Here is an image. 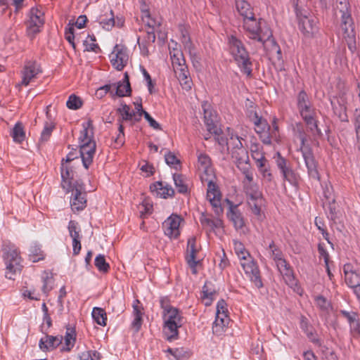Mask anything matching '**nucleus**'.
<instances>
[{"instance_id": "nucleus-43", "label": "nucleus", "mask_w": 360, "mask_h": 360, "mask_svg": "<svg viewBox=\"0 0 360 360\" xmlns=\"http://www.w3.org/2000/svg\"><path fill=\"white\" fill-rule=\"evenodd\" d=\"M229 145L227 146V150H231L234 149H238L240 148H243V141L244 139L240 136H238L237 134H235L233 133L229 134Z\"/></svg>"}, {"instance_id": "nucleus-51", "label": "nucleus", "mask_w": 360, "mask_h": 360, "mask_svg": "<svg viewBox=\"0 0 360 360\" xmlns=\"http://www.w3.org/2000/svg\"><path fill=\"white\" fill-rule=\"evenodd\" d=\"M68 229L69 234L72 239L79 238L81 237L79 234L81 229L76 221L70 220L68 223Z\"/></svg>"}, {"instance_id": "nucleus-31", "label": "nucleus", "mask_w": 360, "mask_h": 360, "mask_svg": "<svg viewBox=\"0 0 360 360\" xmlns=\"http://www.w3.org/2000/svg\"><path fill=\"white\" fill-rule=\"evenodd\" d=\"M46 117L48 120L45 122L44 129L41 133L40 141L46 142L49 140L53 129L56 127V124L51 120L49 111H46Z\"/></svg>"}, {"instance_id": "nucleus-16", "label": "nucleus", "mask_w": 360, "mask_h": 360, "mask_svg": "<svg viewBox=\"0 0 360 360\" xmlns=\"http://www.w3.org/2000/svg\"><path fill=\"white\" fill-rule=\"evenodd\" d=\"M276 266L285 283L290 288L296 287L297 281L295 277L293 270L290 265L285 260H280Z\"/></svg>"}, {"instance_id": "nucleus-1", "label": "nucleus", "mask_w": 360, "mask_h": 360, "mask_svg": "<svg viewBox=\"0 0 360 360\" xmlns=\"http://www.w3.org/2000/svg\"><path fill=\"white\" fill-rule=\"evenodd\" d=\"M297 108L308 130L314 135H321V131L318 127L316 109L304 90L297 94Z\"/></svg>"}, {"instance_id": "nucleus-35", "label": "nucleus", "mask_w": 360, "mask_h": 360, "mask_svg": "<svg viewBox=\"0 0 360 360\" xmlns=\"http://www.w3.org/2000/svg\"><path fill=\"white\" fill-rule=\"evenodd\" d=\"M230 152L231 157L236 160V164L245 163L247 165L249 162L248 153L245 147L231 150Z\"/></svg>"}, {"instance_id": "nucleus-48", "label": "nucleus", "mask_w": 360, "mask_h": 360, "mask_svg": "<svg viewBox=\"0 0 360 360\" xmlns=\"http://www.w3.org/2000/svg\"><path fill=\"white\" fill-rule=\"evenodd\" d=\"M76 340L75 338V332L74 330L71 331H67L65 335V347H64L62 350L65 352H70L71 349L73 347L75 342Z\"/></svg>"}, {"instance_id": "nucleus-40", "label": "nucleus", "mask_w": 360, "mask_h": 360, "mask_svg": "<svg viewBox=\"0 0 360 360\" xmlns=\"http://www.w3.org/2000/svg\"><path fill=\"white\" fill-rule=\"evenodd\" d=\"M284 181L289 182L291 185L297 184V177L296 173L290 167V165L280 170Z\"/></svg>"}, {"instance_id": "nucleus-9", "label": "nucleus", "mask_w": 360, "mask_h": 360, "mask_svg": "<svg viewBox=\"0 0 360 360\" xmlns=\"http://www.w3.org/2000/svg\"><path fill=\"white\" fill-rule=\"evenodd\" d=\"M214 175L201 176V181L207 183V199L212 206L214 213L219 216L223 212L221 204V194L219 186L214 183Z\"/></svg>"}, {"instance_id": "nucleus-14", "label": "nucleus", "mask_w": 360, "mask_h": 360, "mask_svg": "<svg viewBox=\"0 0 360 360\" xmlns=\"http://www.w3.org/2000/svg\"><path fill=\"white\" fill-rule=\"evenodd\" d=\"M41 72L39 65L35 60H26L21 71V85L27 86L32 80Z\"/></svg>"}, {"instance_id": "nucleus-19", "label": "nucleus", "mask_w": 360, "mask_h": 360, "mask_svg": "<svg viewBox=\"0 0 360 360\" xmlns=\"http://www.w3.org/2000/svg\"><path fill=\"white\" fill-rule=\"evenodd\" d=\"M330 104L333 114L341 122H348L349 119L347 114L346 101L344 98H333L330 99Z\"/></svg>"}, {"instance_id": "nucleus-49", "label": "nucleus", "mask_w": 360, "mask_h": 360, "mask_svg": "<svg viewBox=\"0 0 360 360\" xmlns=\"http://www.w3.org/2000/svg\"><path fill=\"white\" fill-rule=\"evenodd\" d=\"M315 303L317 307L323 312H328L331 308L330 302L323 295H318L315 297Z\"/></svg>"}, {"instance_id": "nucleus-8", "label": "nucleus", "mask_w": 360, "mask_h": 360, "mask_svg": "<svg viewBox=\"0 0 360 360\" xmlns=\"http://www.w3.org/2000/svg\"><path fill=\"white\" fill-rule=\"evenodd\" d=\"M3 259L6 264V277L13 279V276L21 270V257L18 249L13 245H4Z\"/></svg>"}, {"instance_id": "nucleus-30", "label": "nucleus", "mask_w": 360, "mask_h": 360, "mask_svg": "<svg viewBox=\"0 0 360 360\" xmlns=\"http://www.w3.org/2000/svg\"><path fill=\"white\" fill-rule=\"evenodd\" d=\"M264 198H260L258 200H247L248 205L250 207L252 212L257 217V219L262 221L265 218L264 214L262 212V207L264 205Z\"/></svg>"}, {"instance_id": "nucleus-7", "label": "nucleus", "mask_w": 360, "mask_h": 360, "mask_svg": "<svg viewBox=\"0 0 360 360\" xmlns=\"http://www.w3.org/2000/svg\"><path fill=\"white\" fill-rule=\"evenodd\" d=\"M298 138L300 141L299 151H300L302 155L305 165L307 168L308 174L311 178L319 181L320 176L317 169V163L315 160L311 148L309 145H306L307 141V134L302 128L298 131Z\"/></svg>"}, {"instance_id": "nucleus-29", "label": "nucleus", "mask_w": 360, "mask_h": 360, "mask_svg": "<svg viewBox=\"0 0 360 360\" xmlns=\"http://www.w3.org/2000/svg\"><path fill=\"white\" fill-rule=\"evenodd\" d=\"M117 112L120 115L117 119L119 125L122 124L123 122L132 121L133 117H135V112L131 110L130 106L126 103H122L121 107L117 108Z\"/></svg>"}, {"instance_id": "nucleus-60", "label": "nucleus", "mask_w": 360, "mask_h": 360, "mask_svg": "<svg viewBox=\"0 0 360 360\" xmlns=\"http://www.w3.org/2000/svg\"><path fill=\"white\" fill-rule=\"evenodd\" d=\"M165 159L166 163L174 168H176L180 165V160L170 151L165 155Z\"/></svg>"}, {"instance_id": "nucleus-47", "label": "nucleus", "mask_w": 360, "mask_h": 360, "mask_svg": "<svg viewBox=\"0 0 360 360\" xmlns=\"http://www.w3.org/2000/svg\"><path fill=\"white\" fill-rule=\"evenodd\" d=\"M234 249L240 259V263L242 262V261L247 259V257H252L249 252L245 250L243 243L240 242L236 241L234 243Z\"/></svg>"}, {"instance_id": "nucleus-56", "label": "nucleus", "mask_w": 360, "mask_h": 360, "mask_svg": "<svg viewBox=\"0 0 360 360\" xmlns=\"http://www.w3.org/2000/svg\"><path fill=\"white\" fill-rule=\"evenodd\" d=\"M181 42L184 44L185 49H187L188 51H191V49L193 48V44L191 42L188 32L184 28L181 27Z\"/></svg>"}, {"instance_id": "nucleus-22", "label": "nucleus", "mask_w": 360, "mask_h": 360, "mask_svg": "<svg viewBox=\"0 0 360 360\" xmlns=\"http://www.w3.org/2000/svg\"><path fill=\"white\" fill-rule=\"evenodd\" d=\"M198 169L202 172L201 176L214 175V169L210 156L205 153H200L198 156Z\"/></svg>"}, {"instance_id": "nucleus-62", "label": "nucleus", "mask_w": 360, "mask_h": 360, "mask_svg": "<svg viewBox=\"0 0 360 360\" xmlns=\"http://www.w3.org/2000/svg\"><path fill=\"white\" fill-rule=\"evenodd\" d=\"M177 79H179L180 84L184 89L186 91H189L191 89L193 82L190 73H188V75L186 74L183 77H180Z\"/></svg>"}, {"instance_id": "nucleus-21", "label": "nucleus", "mask_w": 360, "mask_h": 360, "mask_svg": "<svg viewBox=\"0 0 360 360\" xmlns=\"http://www.w3.org/2000/svg\"><path fill=\"white\" fill-rule=\"evenodd\" d=\"M228 202L230 205L229 210L227 212L228 218L233 222L236 229H242L245 225L242 213L238 209V205H233L230 200H228Z\"/></svg>"}, {"instance_id": "nucleus-34", "label": "nucleus", "mask_w": 360, "mask_h": 360, "mask_svg": "<svg viewBox=\"0 0 360 360\" xmlns=\"http://www.w3.org/2000/svg\"><path fill=\"white\" fill-rule=\"evenodd\" d=\"M228 317H223L221 315L216 316V319L212 324V333L215 335H221L224 331V328L229 323Z\"/></svg>"}, {"instance_id": "nucleus-46", "label": "nucleus", "mask_w": 360, "mask_h": 360, "mask_svg": "<svg viewBox=\"0 0 360 360\" xmlns=\"http://www.w3.org/2000/svg\"><path fill=\"white\" fill-rule=\"evenodd\" d=\"M94 265L100 272L106 273L110 269L109 264L106 262L103 255H98L94 260Z\"/></svg>"}, {"instance_id": "nucleus-17", "label": "nucleus", "mask_w": 360, "mask_h": 360, "mask_svg": "<svg viewBox=\"0 0 360 360\" xmlns=\"http://www.w3.org/2000/svg\"><path fill=\"white\" fill-rule=\"evenodd\" d=\"M150 190L156 196L165 199L173 197L175 193L172 186L163 181H156L152 184L150 186Z\"/></svg>"}, {"instance_id": "nucleus-55", "label": "nucleus", "mask_w": 360, "mask_h": 360, "mask_svg": "<svg viewBox=\"0 0 360 360\" xmlns=\"http://www.w3.org/2000/svg\"><path fill=\"white\" fill-rule=\"evenodd\" d=\"M43 285L41 287V290L45 295H48V293L52 290L53 285V279L52 276H49L48 274H46L45 276L42 277Z\"/></svg>"}, {"instance_id": "nucleus-5", "label": "nucleus", "mask_w": 360, "mask_h": 360, "mask_svg": "<svg viewBox=\"0 0 360 360\" xmlns=\"http://www.w3.org/2000/svg\"><path fill=\"white\" fill-rule=\"evenodd\" d=\"M243 28L248 37L254 41L264 44L272 37V32L261 18L252 17L243 20Z\"/></svg>"}, {"instance_id": "nucleus-20", "label": "nucleus", "mask_w": 360, "mask_h": 360, "mask_svg": "<svg viewBox=\"0 0 360 360\" xmlns=\"http://www.w3.org/2000/svg\"><path fill=\"white\" fill-rule=\"evenodd\" d=\"M197 252L196 239L194 237L191 238L188 240L187 243V255L186 259L190 268L192 269L193 274H196L197 272L196 266L198 263V261L195 259Z\"/></svg>"}, {"instance_id": "nucleus-61", "label": "nucleus", "mask_w": 360, "mask_h": 360, "mask_svg": "<svg viewBox=\"0 0 360 360\" xmlns=\"http://www.w3.org/2000/svg\"><path fill=\"white\" fill-rule=\"evenodd\" d=\"M300 326L307 335H311V332L314 331V329L309 324L308 319L304 316H302L300 318Z\"/></svg>"}, {"instance_id": "nucleus-10", "label": "nucleus", "mask_w": 360, "mask_h": 360, "mask_svg": "<svg viewBox=\"0 0 360 360\" xmlns=\"http://www.w3.org/2000/svg\"><path fill=\"white\" fill-rule=\"evenodd\" d=\"M240 264L245 274L253 285L258 289L262 288L264 285L262 280L261 272L257 262L252 257H247V259L242 261Z\"/></svg>"}, {"instance_id": "nucleus-53", "label": "nucleus", "mask_w": 360, "mask_h": 360, "mask_svg": "<svg viewBox=\"0 0 360 360\" xmlns=\"http://www.w3.org/2000/svg\"><path fill=\"white\" fill-rule=\"evenodd\" d=\"M346 283L349 288L360 284V272L355 271L352 274H349L345 277Z\"/></svg>"}, {"instance_id": "nucleus-15", "label": "nucleus", "mask_w": 360, "mask_h": 360, "mask_svg": "<svg viewBox=\"0 0 360 360\" xmlns=\"http://www.w3.org/2000/svg\"><path fill=\"white\" fill-rule=\"evenodd\" d=\"M181 218L177 214H172L163 223L164 233L170 238H176L180 235L179 226Z\"/></svg>"}, {"instance_id": "nucleus-57", "label": "nucleus", "mask_w": 360, "mask_h": 360, "mask_svg": "<svg viewBox=\"0 0 360 360\" xmlns=\"http://www.w3.org/2000/svg\"><path fill=\"white\" fill-rule=\"evenodd\" d=\"M145 15L142 17L143 21L148 27V29L156 30L157 27L160 25V23L155 20L150 18V15L148 11L144 12Z\"/></svg>"}, {"instance_id": "nucleus-12", "label": "nucleus", "mask_w": 360, "mask_h": 360, "mask_svg": "<svg viewBox=\"0 0 360 360\" xmlns=\"http://www.w3.org/2000/svg\"><path fill=\"white\" fill-rule=\"evenodd\" d=\"M28 16L29 19L26 21L27 32L29 35L34 36L40 32L44 24V14L38 8L32 7Z\"/></svg>"}, {"instance_id": "nucleus-18", "label": "nucleus", "mask_w": 360, "mask_h": 360, "mask_svg": "<svg viewBox=\"0 0 360 360\" xmlns=\"http://www.w3.org/2000/svg\"><path fill=\"white\" fill-rule=\"evenodd\" d=\"M255 130L257 134L259 135L261 141L266 145L271 144V138L270 134L271 126L262 117L259 119V122L255 124Z\"/></svg>"}, {"instance_id": "nucleus-41", "label": "nucleus", "mask_w": 360, "mask_h": 360, "mask_svg": "<svg viewBox=\"0 0 360 360\" xmlns=\"http://www.w3.org/2000/svg\"><path fill=\"white\" fill-rule=\"evenodd\" d=\"M11 136L13 141L16 143H22L25 137V133L24 131L23 127L21 123L17 122L13 128Z\"/></svg>"}, {"instance_id": "nucleus-26", "label": "nucleus", "mask_w": 360, "mask_h": 360, "mask_svg": "<svg viewBox=\"0 0 360 360\" xmlns=\"http://www.w3.org/2000/svg\"><path fill=\"white\" fill-rule=\"evenodd\" d=\"M63 340L62 336H52L46 335L39 341V345L41 350H53L59 346Z\"/></svg>"}, {"instance_id": "nucleus-54", "label": "nucleus", "mask_w": 360, "mask_h": 360, "mask_svg": "<svg viewBox=\"0 0 360 360\" xmlns=\"http://www.w3.org/2000/svg\"><path fill=\"white\" fill-rule=\"evenodd\" d=\"M326 198L328 200V205L327 208V215L328 218L335 222L337 219V212H336V207L335 203V199H332L331 200L329 199V197L326 195Z\"/></svg>"}, {"instance_id": "nucleus-37", "label": "nucleus", "mask_w": 360, "mask_h": 360, "mask_svg": "<svg viewBox=\"0 0 360 360\" xmlns=\"http://www.w3.org/2000/svg\"><path fill=\"white\" fill-rule=\"evenodd\" d=\"M91 316L94 321L102 326H105L107 324V314L105 310L100 307H94Z\"/></svg>"}, {"instance_id": "nucleus-25", "label": "nucleus", "mask_w": 360, "mask_h": 360, "mask_svg": "<svg viewBox=\"0 0 360 360\" xmlns=\"http://www.w3.org/2000/svg\"><path fill=\"white\" fill-rule=\"evenodd\" d=\"M299 27L305 35L311 36L317 30L316 20L314 18L303 15L299 20Z\"/></svg>"}, {"instance_id": "nucleus-32", "label": "nucleus", "mask_w": 360, "mask_h": 360, "mask_svg": "<svg viewBox=\"0 0 360 360\" xmlns=\"http://www.w3.org/2000/svg\"><path fill=\"white\" fill-rule=\"evenodd\" d=\"M244 191L248 200H258L263 198L262 193L257 184H245Z\"/></svg>"}, {"instance_id": "nucleus-50", "label": "nucleus", "mask_w": 360, "mask_h": 360, "mask_svg": "<svg viewBox=\"0 0 360 360\" xmlns=\"http://www.w3.org/2000/svg\"><path fill=\"white\" fill-rule=\"evenodd\" d=\"M66 105L69 109L78 110L82 106V101L75 94H71L66 103Z\"/></svg>"}, {"instance_id": "nucleus-3", "label": "nucleus", "mask_w": 360, "mask_h": 360, "mask_svg": "<svg viewBox=\"0 0 360 360\" xmlns=\"http://www.w3.org/2000/svg\"><path fill=\"white\" fill-rule=\"evenodd\" d=\"M83 129L79 137V154L84 168L88 169L93 162L96 152V143L94 141L92 122L89 120L82 124Z\"/></svg>"}, {"instance_id": "nucleus-23", "label": "nucleus", "mask_w": 360, "mask_h": 360, "mask_svg": "<svg viewBox=\"0 0 360 360\" xmlns=\"http://www.w3.org/2000/svg\"><path fill=\"white\" fill-rule=\"evenodd\" d=\"M60 174L62 179L61 186L67 193H69L74 186V183L72 181L73 179V171L71 168L62 162Z\"/></svg>"}, {"instance_id": "nucleus-45", "label": "nucleus", "mask_w": 360, "mask_h": 360, "mask_svg": "<svg viewBox=\"0 0 360 360\" xmlns=\"http://www.w3.org/2000/svg\"><path fill=\"white\" fill-rule=\"evenodd\" d=\"M96 37L94 35H88L86 39L84 41V46H85L84 51H94L95 53H99L101 51L99 46L95 44Z\"/></svg>"}, {"instance_id": "nucleus-13", "label": "nucleus", "mask_w": 360, "mask_h": 360, "mask_svg": "<svg viewBox=\"0 0 360 360\" xmlns=\"http://www.w3.org/2000/svg\"><path fill=\"white\" fill-rule=\"evenodd\" d=\"M110 63L117 70L120 71L127 65L129 60L127 48L122 44H116L110 56Z\"/></svg>"}, {"instance_id": "nucleus-59", "label": "nucleus", "mask_w": 360, "mask_h": 360, "mask_svg": "<svg viewBox=\"0 0 360 360\" xmlns=\"http://www.w3.org/2000/svg\"><path fill=\"white\" fill-rule=\"evenodd\" d=\"M268 161L263 162V165L262 167L257 166L258 167L259 172L262 174V177L267 181L270 182L272 180L273 176L270 172L269 166L268 165Z\"/></svg>"}, {"instance_id": "nucleus-38", "label": "nucleus", "mask_w": 360, "mask_h": 360, "mask_svg": "<svg viewBox=\"0 0 360 360\" xmlns=\"http://www.w3.org/2000/svg\"><path fill=\"white\" fill-rule=\"evenodd\" d=\"M250 151L252 158L255 161L257 166L262 167L263 162H267V160L258 145H252Z\"/></svg>"}, {"instance_id": "nucleus-24", "label": "nucleus", "mask_w": 360, "mask_h": 360, "mask_svg": "<svg viewBox=\"0 0 360 360\" xmlns=\"http://www.w3.org/2000/svg\"><path fill=\"white\" fill-rule=\"evenodd\" d=\"M217 293L214 285L211 281H205L202 288L200 298L205 306H210Z\"/></svg>"}, {"instance_id": "nucleus-52", "label": "nucleus", "mask_w": 360, "mask_h": 360, "mask_svg": "<svg viewBox=\"0 0 360 360\" xmlns=\"http://www.w3.org/2000/svg\"><path fill=\"white\" fill-rule=\"evenodd\" d=\"M170 58L174 69L186 64V60L184 58L183 53L180 51H177L174 53L170 52Z\"/></svg>"}, {"instance_id": "nucleus-58", "label": "nucleus", "mask_w": 360, "mask_h": 360, "mask_svg": "<svg viewBox=\"0 0 360 360\" xmlns=\"http://www.w3.org/2000/svg\"><path fill=\"white\" fill-rule=\"evenodd\" d=\"M269 249L271 252V257L276 262V265L278 264V262L280 260H285L282 257V252H281V251L278 248H276V246L275 245L274 241H272L269 244Z\"/></svg>"}, {"instance_id": "nucleus-4", "label": "nucleus", "mask_w": 360, "mask_h": 360, "mask_svg": "<svg viewBox=\"0 0 360 360\" xmlns=\"http://www.w3.org/2000/svg\"><path fill=\"white\" fill-rule=\"evenodd\" d=\"M228 41L230 53L240 70L248 77H250L252 63L244 44L234 35L229 37Z\"/></svg>"}, {"instance_id": "nucleus-6", "label": "nucleus", "mask_w": 360, "mask_h": 360, "mask_svg": "<svg viewBox=\"0 0 360 360\" xmlns=\"http://www.w3.org/2000/svg\"><path fill=\"white\" fill-rule=\"evenodd\" d=\"M164 320L163 331L164 335L169 342L179 339V328L184 324V317L181 311L174 307L162 312Z\"/></svg>"}, {"instance_id": "nucleus-2", "label": "nucleus", "mask_w": 360, "mask_h": 360, "mask_svg": "<svg viewBox=\"0 0 360 360\" xmlns=\"http://www.w3.org/2000/svg\"><path fill=\"white\" fill-rule=\"evenodd\" d=\"M335 11L341 13V30L349 49L353 53L356 50V37L349 0H336Z\"/></svg>"}, {"instance_id": "nucleus-27", "label": "nucleus", "mask_w": 360, "mask_h": 360, "mask_svg": "<svg viewBox=\"0 0 360 360\" xmlns=\"http://www.w3.org/2000/svg\"><path fill=\"white\" fill-rule=\"evenodd\" d=\"M131 89L129 82V77L127 72L124 73L122 81L116 84L115 95L119 97L128 96L131 95Z\"/></svg>"}, {"instance_id": "nucleus-39", "label": "nucleus", "mask_w": 360, "mask_h": 360, "mask_svg": "<svg viewBox=\"0 0 360 360\" xmlns=\"http://www.w3.org/2000/svg\"><path fill=\"white\" fill-rule=\"evenodd\" d=\"M30 260L32 262H37L44 259V252L41 250V246L36 243L30 246L29 250Z\"/></svg>"}, {"instance_id": "nucleus-36", "label": "nucleus", "mask_w": 360, "mask_h": 360, "mask_svg": "<svg viewBox=\"0 0 360 360\" xmlns=\"http://www.w3.org/2000/svg\"><path fill=\"white\" fill-rule=\"evenodd\" d=\"M236 7L240 15L243 17V20L252 17L254 15L250 4L244 0L236 3Z\"/></svg>"}, {"instance_id": "nucleus-64", "label": "nucleus", "mask_w": 360, "mask_h": 360, "mask_svg": "<svg viewBox=\"0 0 360 360\" xmlns=\"http://www.w3.org/2000/svg\"><path fill=\"white\" fill-rule=\"evenodd\" d=\"M202 108L204 114V120L217 118L215 112L212 109L210 105L207 102L202 103Z\"/></svg>"}, {"instance_id": "nucleus-63", "label": "nucleus", "mask_w": 360, "mask_h": 360, "mask_svg": "<svg viewBox=\"0 0 360 360\" xmlns=\"http://www.w3.org/2000/svg\"><path fill=\"white\" fill-rule=\"evenodd\" d=\"M227 304L224 300L221 299L217 304V312L216 316L221 315L223 317H228L227 316Z\"/></svg>"}, {"instance_id": "nucleus-11", "label": "nucleus", "mask_w": 360, "mask_h": 360, "mask_svg": "<svg viewBox=\"0 0 360 360\" xmlns=\"http://www.w3.org/2000/svg\"><path fill=\"white\" fill-rule=\"evenodd\" d=\"M70 191L72 192L70 200L72 210L74 212L83 210L86 207V193L83 183L81 181H75Z\"/></svg>"}, {"instance_id": "nucleus-28", "label": "nucleus", "mask_w": 360, "mask_h": 360, "mask_svg": "<svg viewBox=\"0 0 360 360\" xmlns=\"http://www.w3.org/2000/svg\"><path fill=\"white\" fill-rule=\"evenodd\" d=\"M136 304H133L134 319L131 323V328L136 333L140 330L143 323V313L141 312V307L139 306V301L136 300Z\"/></svg>"}, {"instance_id": "nucleus-33", "label": "nucleus", "mask_w": 360, "mask_h": 360, "mask_svg": "<svg viewBox=\"0 0 360 360\" xmlns=\"http://www.w3.org/2000/svg\"><path fill=\"white\" fill-rule=\"evenodd\" d=\"M200 221L203 228L207 229L209 231H212L214 230V229L220 227L222 224V221L219 219H212L208 217L205 213H202L200 217Z\"/></svg>"}, {"instance_id": "nucleus-44", "label": "nucleus", "mask_w": 360, "mask_h": 360, "mask_svg": "<svg viewBox=\"0 0 360 360\" xmlns=\"http://www.w3.org/2000/svg\"><path fill=\"white\" fill-rule=\"evenodd\" d=\"M99 23L103 29L106 30H111L115 25V15L112 10L110 11L108 18L101 16L99 18Z\"/></svg>"}, {"instance_id": "nucleus-42", "label": "nucleus", "mask_w": 360, "mask_h": 360, "mask_svg": "<svg viewBox=\"0 0 360 360\" xmlns=\"http://www.w3.org/2000/svg\"><path fill=\"white\" fill-rule=\"evenodd\" d=\"M173 180L177 191L179 193L186 194L188 193V186L185 184V179L182 174H174Z\"/></svg>"}]
</instances>
